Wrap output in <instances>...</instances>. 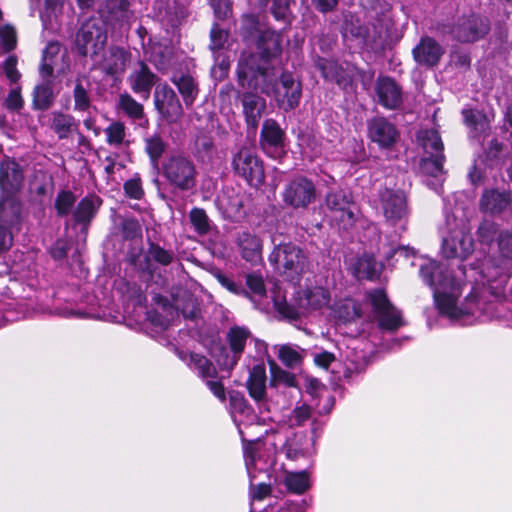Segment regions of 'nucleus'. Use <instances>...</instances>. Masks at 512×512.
<instances>
[{"label": "nucleus", "instance_id": "2f4dec72", "mask_svg": "<svg viewBox=\"0 0 512 512\" xmlns=\"http://www.w3.org/2000/svg\"><path fill=\"white\" fill-rule=\"evenodd\" d=\"M173 84L178 88L183 101L187 107H191L198 96V84L190 75H174L172 77Z\"/></svg>", "mask_w": 512, "mask_h": 512}, {"label": "nucleus", "instance_id": "bf43d9fd", "mask_svg": "<svg viewBox=\"0 0 512 512\" xmlns=\"http://www.w3.org/2000/svg\"><path fill=\"white\" fill-rule=\"evenodd\" d=\"M125 193L134 199H140L143 195V189L140 178L134 177L124 183Z\"/></svg>", "mask_w": 512, "mask_h": 512}, {"label": "nucleus", "instance_id": "473e14b6", "mask_svg": "<svg viewBox=\"0 0 512 512\" xmlns=\"http://www.w3.org/2000/svg\"><path fill=\"white\" fill-rule=\"evenodd\" d=\"M331 310L333 317L342 323L353 321L360 316L359 305L352 299L339 300Z\"/></svg>", "mask_w": 512, "mask_h": 512}, {"label": "nucleus", "instance_id": "f03ea898", "mask_svg": "<svg viewBox=\"0 0 512 512\" xmlns=\"http://www.w3.org/2000/svg\"><path fill=\"white\" fill-rule=\"evenodd\" d=\"M237 75L243 89H259L267 95H273L278 106L285 111L292 110L299 104L302 95L301 84L290 73H282L279 81L273 83L275 73L270 72L268 68L254 71L252 67L240 61Z\"/></svg>", "mask_w": 512, "mask_h": 512}, {"label": "nucleus", "instance_id": "393cba45", "mask_svg": "<svg viewBox=\"0 0 512 512\" xmlns=\"http://www.w3.org/2000/svg\"><path fill=\"white\" fill-rule=\"evenodd\" d=\"M249 395L257 403H266V369L263 364L255 365L247 380Z\"/></svg>", "mask_w": 512, "mask_h": 512}, {"label": "nucleus", "instance_id": "ddd939ff", "mask_svg": "<svg viewBox=\"0 0 512 512\" xmlns=\"http://www.w3.org/2000/svg\"><path fill=\"white\" fill-rule=\"evenodd\" d=\"M282 198L287 205L293 208H306L316 198L315 185L306 177H295L285 185Z\"/></svg>", "mask_w": 512, "mask_h": 512}, {"label": "nucleus", "instance_id": "cd10ccee", "mask_svg": "<svg viewBox=\"0 0 512 512\" xmlns=\"http://www.w3.org/2000/svg\"><path fill=\"white\" fill-rule=\"evenodd\" d=\"M282 35L274 30H265L258 39V49L265 60L277 57L282 50Z\"/></svg>", "mask_w": 512, "mask_h": 512}, {"label": "nucleus", "instance_id": "603ef678", "mask_svg": "<svg viewBox=\"0 0 512 512\" xmlns=\"http://www.w3.org/2000/svg\"><path fill=\"white\" fill-rule=\"evenodd\" d=\"M260 5L266 6L269 0H259ZM272 14L277 20H287L289 17V0H273Z\"/></svg>", "mask_w": 512, "mask_h": 512}, {"label": "nucleus", "instance_id": "a878e982", "mask_svg": "<svg viewBox=\"0 0 512 512\" xmlns=\"http://www.w3.org/2000/svg\"><path fill=\"white\" fill-rule=\"evenodd\" d=\"M511 203L510 194L495 189L486 190L480 200V209L484 212L497 214L504 211Z\"/></svg>", "mask_w": 512, "mask_h": 512}, {"label": "nucleus", "instance_id": "680f3d73", "mask_svg": "<svg viewBox=\"0 0 512 512\" xmlns=\"http://www.w3.org/2000/svg\"><path fill=\"white\" fill-rule=\"evenodd\" d=\"M258 443H249L244 447V456H245V464L248 471L249 476L252 475L253 468L256 466V454Z\"/></svg>", "mask_w": 512, "mask_h": 512}, {"label": "nucleus", "instance_id": "69168bd1", "mask_svg": "<svg viewBox=\"0 0 512 512\" xmlns=\"http://www.w3.org/2000/svg\"><path fill=\"white\" fill-rule=\"evenodd\" d=\"M334 360L335 356L327 351L320 352L314 357L315 363L323 368H327Z\"/></svg>", "mask_w": 512, "mask_h": 512}, {"label": "nucleus", "instance_id": "052dcab7", "mask_svg": "<svg viewBox=\"0 0 512 512\" xmlns=\"http://www.w3.org/2000/svg\"><path fill=\"white\" fill-rule=\"evenodd\" d=\"M16 65L17 58L15 56H9L3 64L5 75L12 83H16L21 77Z\"/></svg>", "mask_w": 512, "mask_h": 512}, {"label": "nucleus", "instance_id": "79ce46f5", "mask_svg": "<svg viewBox=\"0 0 512 512\" xmlns=\"http://www.w3.org/2000/svg\"><path fill=\"white\" fill-rule=\"evenodd\" d=\"M60 45L58 43H49L43 52L42 64L40 66V74L45 78H49L53 74L52 57L58 54Z\"/></svg>", "mask_w": 512, "mask_h": 512}, {"label": "nucleus", "instance_id": "9d476101", "mask_svg": "<svg viewBox=\"0 0 512 512\" xmlns=\"http://www.w3.org/2000/svg\"><path fill=\"white\" fill-rule=\"evenodd\" d=\"M326 206L331 221L340 229L347 230L355 223V204L350 194L344 191L330 192L326 196Z\"/></svg>", "mask_w": 512, "mask_h": 512}, {"label": "nucleus", "instance_id": "6e6552de", "mask_svg": "<svg viewBox=\"0 0 512 512\" xmlns=\"http://www.w3.org/2000/svg\"><path fill=\"white\" fill-rule=\"evenodd\" d=\"M235 173L245 179L250 186L259 187L265 179L263 163L255 152L247 147L241 148L232 159Z\"/></svg>", "mask_w": 512, "mask_h": 512}, {"label": "nucleus", "instance_id": "8fccbe9b", "mask_svg": "<svg viewBox=\"0 0 512 512\" xmlns=\"http://www.w3.org/2000/svg\"><path fill=\"white\" fill-rule=\"evenodd\" d=\"M17 36L12 26L5 25L0 27V45L5 51H11L16 47Z\"/></svg>", "mask_w": 512, "mask_h": 512}, {"label": "nucleus", "instance_id": "e2e57ef3", "mask_svg": "<svg viewBox=\"0 0 512 512\" xmlns=\"http://www.w3.org/2000/svg\"><path fill=\"white\" fill-rule=\"evenodd\" d=\"M5 105L9 110L17 111L23 107V99L18 88L12 89L6 100Z\"/></svg>", "mask_w": 512, "mask_h": 512}, {"label": "nucleus", "instance_id": "49530a36", "mask_svg": "<svg viewBox=\"0 0 512 512\" xmlns=\"http://www.w3.org/2000/svg\"><path fill=\"white\" fill-rule=\"evenodd\" d=\"M477 236L481 243L490 244L499 236L498 227L495 223L485 220L479 225Z\"/></svg>", "mask_w": 512, "mask_h": 512}, {"label": "nucleus", "instance_id": "dca6fc26", "mask_svg": "<svg viewBox=\"0 0 512 512\" xmlns=\"http://www.w3.org/2000/svg\"><path fill=\"white\" fill-rule=\"evenodd\" d=\"M368 137L382 149L391 148L399 139L397 128L384 117H375L367 123Z\"/></svg>", "mask_w": 512, "mask_h": 512}, {"label": "nucleus", "instance_id": "a18cd8bd", "mask_svg": "<svg viewBox=\"0 0 512 512\" xmlns=\"http://www.w3.org/2000/svg\"><path fill=\"white\" fill-rule=\"evenodd\" d=\"M287 488L295 493H303L309 487V479L305 472L290 473L285 478Z\"/></svg>", "mask_w": 512, "mask_h": 512}, {"label": "nucleus", "instance_id": "f257e3e1", "mask_svg": "<svg viewBox=\"0 0 512 512\" xmlns=\"http://www.w3.org/2000/svg\"><path fill=\"white\" fill-rule=\"evenodd\" d=\"M447 270L437 261L429 260L420 267V276L433 289V296L439 312L450 319H459L463 315L492 318L493 303H484L474 295L466 297L463 308L456 306L461 294L460 277L446 275Z\"/></svg>", "mask_w": 512, "mask_h": 512}, {"label": "nucleus", "instance_id": "5fc2aeb1", "mask_svg": "<svg viewBox=\"0 0 512 512\" xmlns=\"http://www.w3.org/2000/svg\"><path fill=\"white\" fill-rule=\"evenodd\" d=\"M462 114L467 125L480 129L483 132L486 130V119L481 113L471 109H464Z\"/></svg>", "mask_w": 512, "mask_h": 512}, {"label": "nucleus", "instance_id": "4be33fe9", "mask_svg": "<svg viewBox=\"0 0 512 512\" xmlns=\"http://www.w3.org/2000/svg\"><path fill=\"white\" fill-rule=\"evenodd\" d=\"M236 247L241 257L251 264H256L262 259L263 244L261 238L248 231L238 233L236 240Z\"/></svg>", "mask_w": 512, "mask_h": 512}, {"label": "nucleus", "instance_id": "7c9ffc66", "mask_svg": "<svg viewBox=\"0 0 512 512\" xmlns=\"http://www.w3.org/2000/svg\"><path fill=\"white\" fill-rule=\"evenodd\" d=\"M231 414L234 422L240 424H253L258 420L257 415L241 395H234L230 400Z\"/></svg>", "mask_w": 512, "mask_h": 512}, {"label": "nucleus", "instance_id": "6e6d98bb", "mask_svg": "<svg viewBox=\"0 0 512 512\" xmlns=\"http://www.w3.org/2000/svg\"><path fill=\"white\" fill-rule=\"evenodd\" d=\"M210 37V48L213 51H219L224 47L228 40V32L226 30L220 29L217 25H214L211 29Z\"/></svg>", "mask_w": 512, "mask_h": 512}, {"label": "nucleus", "instance_id": "3c124183", "mask_svg": "<svg viewBox=\"0 0 512 512\" xmlns=\"http://www.w3.org/2000/svg\"><path fill=\"white\" fill-rule=\"evenodd\" d=\"M148 257L161 265H168L173 260V253L159 245L151 244L148 249Z\"/></svg>", "mask_w": 512, "mask_h": 512}, {"label": "nucleus", "instance_id": "4d7b16f0", "mask_svg": "<svg viewBox=\"0 0 512 512\" xmlns=\"http://www.w3.org/2000/svg\"><path fill=\"white\" fill-rule=\"evenodd\" d=\"M311 416V409L309 406L303 404L301 406L295 407L292 411V415L290 417V425L291 426H300L305 421H307Z\"/></svg>", "mask_w": 512, "mask_h": 512}, {"label": "nucleus", "instance_id": "a211bd4d", "mask_svg": "<svg viewBox=\"0 0 512 512\" xmlns=\"http://www.w3.org/2000/svg\"><path fill=\"white\" fill-rule=\"evenodd\" d=\"M251 337V333L244 327L234 326L231 327L227 333V341L233 353L232 356H225L223 359H218V365L223 369H232L240 359L244 351L246 342Z\"/></svg>", "mask_w": 512, "mask_h": 512}, {"label": "nucleus", "instance_id": "4468645a", "mask_svg": "<svg viewBox=\"0 0 512 512\" xmlns=\"http://www.w3.org/2000/svg\"><path fill=\"white\" fill-rule=\"evenodd\" d=\"M106 41V31L97 20L85 22L76 35V46L82 55L96 54L103 49Z\"/></svg>", "mask_w": 512, "mask_h": 512}, {"label": "nucleus", "instance_id": "aec40b11", "mask_svg": "<svg viewBox=\"0 0 512 512\" xmlns=\"http://www.w3.org/2000/svg\"><path fill=\"white\" fill-rule=\"evenodd\" d=\"M413 58L417 64L426 68H432L438 64L444 54L443 47L431 37H422L414 47Z\"/></svg>", "mask_w": 512, "mask_h": 512}, {"label": "nucleus", "instance_id": "c85d7f7f", "mask_svg": "<svg viewBox=\"0 0 512 512\" xmlns=\"http://www.w3.org/2000/svg\"><path fill=\"white\" fill-rule=\"evenodd\" d=\"M101 204L102 200L98 196L88 195L84 197L73 212L75 223L88 226Z\"/></svg>", "mask_w": 512, "mask_h": 512}, {"label": "nucleus", "instance_id": "13d9d810", "mask_svg": "<svg viewBox=\"0 0 512 512\" xmlns=\"http://www.w3.org/2000/svg\"><path fill=\"white\" fill-rule=\"evenodd\" d=\"M214 14L219 19H225L231 13L230 0H208Z\"/></svg>", "mask_w": 512, "mask_h": 512}, {"label": "nucleus", "instance_id": "4c0bfd02", "mask_svg": "<svg viewBox=\"0 0 512 512\" xmlns=\"http://www.w3.org/2000/svg\"><path fill=\"white\" fill-rule=\"evenodd\" d=\"M54 102V93L49 82L37 85L33 91V106L38 110H47Z\"/></svg>", "mask_w": 512, "mask_h": 512}, {"label": "nucleus", "instance_id": "423d86ee", "mask_svg": "<svg viewBox=\"0 0 512 512\" xmlns=\"http://www.w3.org/2000/svg\"><path fill=\"white\" fill-rule=\"evenodd\" d=\"M269 262L277 271L288 277L300 275L308 267L306 253L292 242H283L276 245L269 255Z\"/></svg>", "mask_w": 512, "mask_h": 512}, {"label": "nucleus", "instance_id": "f8f14e48", "mask_svg": "<svg viewBox=\"0 0 512 512\" xmlns=\"http://www.w3.org/2000/svg\"><path fill=\"white\" fill-rule=\"evenodd\" d=\"M489 30L490 24L487 18L470 14L457 19L452 34L453 38L461 43H472L482 39Z\"/></svg>", "mask_w": 512, "mask_h": 512}, {"label": "nucleus", "instance_id": "58836bf2", "mask_svg": "<svg viewBox=\"0 0 512 512\" xmlns=\"http://www.w3.org/2000/svg\"><path fill=\"white\" fill-rule=\"evenodd\" d=\"M117 107L131 119L138 120L144 116L143 105L128 93L120 94Z\"/></svg>", "mask_w": 512, "mask_h": 512}, {"label": "nucleus", "instance_id": "09e8293b", "mask_svg": "<svg viewBox=\"0 0 512 512\" xmlns=\"http://www.w3.org/2000/svg\"><path fill=\"white\" fill-rule=\"evenodd\" d=\"M190 220L198 233L204 234L209 230V220L203 209H192L190 212Z\"/></svg>", "mask_w": 512, "mask_h": 512}, {"label": "nucleus", "instance_id": "0e129e2a", "mask_svg": "<svg viewBox=\"0 0 512 512\" xmlns=\"http://www.w3.org/2000/svg\"><path fill=\"white\" fill-rule=\"evenodd\" d=\"M13 237L11 232L0 225V252L8 250L12 246Z\"/></svg>", "mask_w": 512, "mask_h": 512}, {"label": "nucleus", "instance_id": "338daca9", "mask_svg": "<svg viewBox=\"0 0 512 512\" xmlns=\"http://www.w3.org/2000/svg\"><path fill=\"white\" fill-rule=\"evenodd\" d=\"M219 281L220 283L226 287L229 291L235 293V294H239V293H244L245 295L248 294L244 289H242L237 283H235L234 281H232L231 279H229L228 277H225V276H220L219 277Z\"/></svg>", "mask_w": 512, "mask_h": 512}, {"label": "nucleus", "instance_id": "f3484780", "mask_svg": "<svg viewBox=\"0 0 512 512\" xmlns=\"http://www.w3.org/2000/svg\"><path fill=\"white\" fill-rule=\"evenodd\" d=\"M189 366L191 369L196 371L199 376L207 379L206 384L208 388L218 399L221 401L226 399L225 388L223 384L212 379L216 375V369L206 357L199 354H190Z\"/></svg>", "mask_w": 512, "mask_h": 512}, {"label": "nucleus", "instance_id": "c03bdc74", "mask_svg": "<svg viewBox=\"0 0 512 512\" xmlns=\"http://www.w3.org/2000/svg\"><path fill=\"white\" fill-rule=\"evenodd\" d=\"M76 202V197L71 191H60L55 199V209L59 216H67Z\"/></svg>", "mask_w": 512, "mask_h": 512}, {"label": "nucleus", "instance_id": "6ab92c4d", "mask_svg": "<svg viewBox=\"0 0 512 512\" xmlns=\"http://www.w3.org/2000/svg\"><path fill=\"white\" fill-rule=\"evenodd\" d=\"M156 79V75L150 68L144 62H139L128 76L127 81L135 94L143 100H148Z\"/></svg>", "mask_w": 512, "mask_h": 512}, {"label": "nucleus", "instance_id": "f704fd0d", "mask_svg": "<svg viewBox=\"0 0 512 512\" xmlns=\"http://www.w3.org/2000/svg\"><path fill=\"white\" fill-rule=\"evenodd\" d=\"M417 139L428 155H439L443 151L442 140L436 130H421L418 132Z\"/></svg>", "mask_w": 512, "mask_h": 512}, {"label": "nucleus", "instance_id": "39448f33", "mask_svg": "<svg viewBox=\"0 0 512 512\" xmlns=\"http://www.w3.org/2000/svg\"><path fill=\"white\" fill-rule=\"evenodd\" d=\"M498 239V246L501 257V263L498 264L494 260H487L479 272L481 278L487 283L496 282V288L500 289L506 283L507 278L512 274V232H501Z\"/></svg>", "mask_w": 512, "mask_h": 512}, {"label": "nucleus", "instance_id": "9b49d317", "mask_svg": "<svg viewBox=\"0 0 512 512\" xmlns=\"http://www.w3.org/2000/svg\"><path fill=\"white\" fill-rule=\"evenodd\" d=\"M368 298L381 329L393 331L404 324L401 312L390 303L382 289L369 292Z\"/></svg>", "mask_w": 512, "mask_h": 512}, {"label": "nucleus", "instance_id": "5701e85b", "mask_svg": "<svg viewBox=\"0 0 512 512\" xmlns=\"http://www.w3.org/2000/svg\"><path fill=\"white\" fill-rule=\"evenodd\" d=\"M376 94L381 105L388 109H394L401 103V89L396 82L389 77L379 78L376 84Z\"/></svg>", "mask_w": 512, "mask_h": 512}, {"label": "nucleus", "instance_id": "37998d69", "mask_svg": "<svg viewBox=\"0 0 512 512\" xmlns=\"http://www.w3.org/2000/svg\"><path fill=\"white\" fill-rule=\"evenodd\" d=\"M247 286L251 292V299L256 303L260 302L262 298L266 297V290L263 279L256 274H249L246 278ZM262 303H258L261 306Z\"/></svg>", "mask_w": 512, "mask_h": 512}, {"label": "nucleus", "instance_id": "774afa93", "mask_svg": "<svg viewBox=\"0 0 512 512\" xmlns=\"http://www.w3.org/2000/svg\"><path fill=\"white\" fill-rule=\"evenodd\" d=\"M270 492V488L268 485L261 483L255 488H251V498L252 500H261Z\"/></svg>", "mask_w": 512, "mask_h": 512}, {"label": "nucleus", "instance_id": "bb28decb", "mask_svg": "<svg viewBox=\"0 0 512 512\" xmlns=\"http://www.w3.org/2000/svg\"><path fill=\"white\" fill-rule=\"evenodd\" d=\"M22 171L18 163L11 159L0 162V188L2 190H14L22 181Z\"/></svg>", "mask_w": 512, "mask_h": 512}, {"label": "nucleus", "instance_id": "c9c22d12", "mask_svg": "<svg viewBox=\"0 0 512 512\" xmlns=\"http://www.w3.org/2000/svg\"><path fill=\"white\" fill-rule=\"evenodd\" d=\"M354 274L358 279L372 280L379 274L378 263L373 256L363 255L355 263Z\"/></svg>", "mask_w": 512, "mask_h": 512}, {"label": "nucleus", "instance_id": "412c9836", "mask_svg": "<svg viewBox=\"0 0 512 512\" xmlns=\"http://www.w3.org/2000/svg\"><path fill=\"white\" fill-rule=\"evenodd\" d=\"M130 60L131 53L129 51L122 47L113 46L105 51L99 62V67L104 73L117 77L124 73Z\"/></svg>", "mask_w": 512, "mask_h": 512}, {"label": "nucleus", "instance_id": "ea45409f", "mask_svg": "<svg viewBox=\"0 0 512 512\" xmlns=\"http://www.w3.org/2000/svg\"><path fill=\"white\" fill-rule=\"evenodd\" d=\"M165 148L166 144L159 134H153L145 138V150L154 165H157L159 158L165 151Z\"/></svg>", "mask_w": 512, "mask_h": 512}, {"label": "nucleus", "instance_id": "de8ad7c7", "mask_svg": "<svg viewBox=\"0 0 512 512\" xmlns=\"http://www.w3.org/2000/svg\"><path fill=\"white\" fill-rule=\"evenodd\" d=\"M278 357L287 367H295L301 360L299 352L290 345H283L278 350Z\"/></svg>", "mask_w": 512, "mask_h": 512}, {"label": "nucleus", "instance_id": "0eeeda50", "mask_svg": "<svg viewBox=\"0 0 512 512\" xmlns=\"http://www.w3.org/2000/svg\"><path fill=\"white\" fill-rule=\"evenodd\" d=\"M162 168L164 177L175 188L186 191L195 186L196 167L189 157L171 155Z\"/></svg>", "mask_w": 512, "mask_h": 512}, {"label": "nucleus", "instance_id": "2eb2a0df", "mask_svg": "<svg viewBox=\"0 0 512 512\" xmlns=\"http://www.w3.org/2000/svg\"><path fill=\"white\" fill-rule=\"evenodd\" d=\"M155 106L170 123H176L183 115L182 105L175 91L168 85L159 86L155 91Z\"/></svg>", "mask_w": 512, "mask_h": 512}, {"label": "nucleus", "instance_id": "c756f323", "mask_svg": "<svg viewBox=\"0 0 512 512\" xmlns=\"http://www.w3.org/2000/svg\"><path fill=\"white\" fill-rule=\"evenodd\" d=\"M77 127V121L72 115L59 111L50 114V128L60 140L67 139L77 130Z\"/></svg>", "mask_w": 512, "mask_h": 512}, {"label": "nucleus", "instance_id": "7ed1b4c3", "mask_svg": "<svg viewBox=\"0 0 512 512\" xmlns=\"http://www.w3.org/2000/svg\"><path fill=\"white\" fill-rule=\"evenodd\" d=\"M272 300L279 314L289 320H296L326 307L330 302V293L325 288L316 286L297 291L291 303H287L280 291L274 293Z\"/></svg>", "mask_w": 512, "mask_h": 512}, {"label": "nucleus", "instance_id": "864d4df0", "mask_svg": "<svg viewBox=\"0 0 512 512\" xmlns=\"http://www.w3.org/2000/svg\"><path fill=\"white\" fill-rule=\"evenodd\" d=\"M74 108L75 110L84 111L88 109L90 105V99L87 93V89L83 86V84L78 81L74 88Z\"/></svg>", "mask_w": 512, "mask_h": 512}, {"label": "nucleus", "instance_id": "e433bc0d", "mask_svg": "<svg viewBox=\"0 0 512 512\" xmlns=\"http://www.w3.org/2000/svg\"><path fill=\"white\" fill-rule=\"evenodd\" d=\"M104 133L106 135V142L114 148L120 149L129 144L126 139V127L122 122H112L105 128Z\"/></svg>", "mask_w": 512, "mask_h": 512}, {"label": "nucleus", "instance_id": "1a4fd4ad", "mask_svg": "<svg viewBox=\"0 0 512 512\" xmlns=\"http://www.w3.org/2000/svg\"><path fill=\"white\" fill-rule=\"evenodd\" d=\"M380 206L388 224H399L402 230L406 229L409 210L406 196L402 191L389 188L381 190Z\"/></svg>", "mask_w": 512, "mask_h": 512}, {"label": "nucleus", "instance_id": "b1692460", "mask_svg": "<svg viewBox=\"0 0 512 512\" xmlns=\"http://www.w3.org/2000/svg\"><path fill=\"white\" fill-rule=\"evenodd\" d=\"M242 106L247 124L256 129L266 109L265 99L254 93H244Z\"/></svg>", "mask_w": 512, "mask_h": 512}, {"label": "nucleus", "instance_id": "a19ab883", "mask_svg": "<svg viewBox=\"0 0 512 512\" xmlns=\"http://www.w3.org/2000/svg\"><path fill=\"white\" fill-rule=\"evenodd\" d=\"M443 154L429 155L422 159L421 170L424 174L431 175L433 177H439L443 174Z\"/></svg>", "mask_w": 512, "mask_h": 512}, {"label": "nucleus", "instance_id": "20e7f679", "mask_svg": "<svg viewBox=\"0 0 512 512\" xmlns=\"http://www.w3.org/2000/svg\"><path fill=\"white\" fill-rule=\"evenodd\" d=\"M439 231L442 238L441 254L443 257L464 260L473 252V238L470 228L464 221L447 215Z\"/></svg>", "mask_w": 512, "mask_h": 512}, {"label": "nucleus", "instance_id": "72a5a7b5", "mask_svg": "<svg viewBox=\"0 0 512 512\" xmlns=\"http://www.w3.org/2000/svg\"><path fill=\"white\" fill-rule=\"evenodd\" d=\"M283 131L279 124L273 119H267L261 130V145L267 147H279L283 142Z\"/></svg>", "mask_w": 512, "mask_h": 512}]
</instances>
